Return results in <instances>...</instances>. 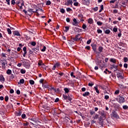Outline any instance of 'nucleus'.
Segmentation results:
<instances>
[{"label": "nucleus", "instance_id": "f257e3e1", "mask_svg": "<svg viewBox=\"0 0 128 128\" xmlns=\"http://www.w3.org/2000/svg\"><path fill=\"white\" fill-rule=\"evenodd\" d=\"M116 100L119 102V104H124L126 102L124 98L120 96H118L117 98H116Z\"/></svg>", "mask_w": 128, "mask_h": 128}, {"label": "nucleus", "instance_id": "f03ea898", "mask_svg": "<svg viewBox=\"0 0 128 128\" xmlns=\"http://www.w3.org/2000/svg\"><path fill=\"white\" fill-rule=\"evenodd\" d=\"M42 86L44 88H50V85L46 80L44 81V84H42Z\"/></svg>", "mask_w": 128, "mask_h": 128}, {"label": "nucleus", "instance_id": "7ed1b4c3", "mask_svg": "<svg viewBox=\"0 0 128 128\" xmlns=\"http://www.w3.org/2000/svg\"><path fill=\"white\" fill-rule=\"evenodd\" d=\"M63 96V98H64V100H68H68H69V102H72V98H70V95H68V96L64 94H63L62 95Z\"/></svg>", "mask_w": 128, "mask_h": 128}, {"label": "nucleus", "instance_id": "20e7f679", "mask_svg": "<svg viewBox=\"0 0 128 128\" xmlns=\"http://www.w3.org/2000/svg\"><path fill=\"white\" fill-rule=\"evenodd\" d=\"M98 52L96 51V54H100V52H102V51L104 50V47L102 46H100L98 48Z\"/></svg>", "mask_w": 128, "mask_h": 128}, {"label": "nucleus", "instance_id": "39448f33", "mask_svg": "<svg viewBox=\"0 0 128 128\" xmlns=\"http://www.w3.org/2000/svg\"><path fill=\"white\" fill-rule=\"evenodd\" d=\"M91 46L92 47V48L94 52H96V44H91Z\"/></svg>", "mask_w": 128, "mask_h": 128}, {"label": "nucleus", "instance_id": "423d86ee", "mask_svg": "<svg viewBox=\"0 0 128 128\" xmlns=\"http://www.w3.org/2000/svg\"><path fill=\"white\" fill-rule=\"evenodd\" d=\"M72 26H78V22L76 18L73 19V22H72Z\"/></svg>", "mask_w": 128, "mask_h": 128}, {"label": "nucleus", "instance_id": "0eeeda50", "mask_svg": "<svg viewBox=\"0 0 128 128\" xmlns=\"http://www.w3.org/2000/svg\"><path fill=\"white\" fill-rule=\"evenodd\" d=\"M112 116L113 118H118V114L116 111L112 112Z\"/></svg>", "mask_w": 128, "mask_h": 128}, {"label": "nucleus", "instance_id": "6e6552de", "mask_svg": "<svg viewBox=\"0 0 128 128\" xmlns=\"http://www.w3.org/2000/svg\"><path fill=\"white\" fill-rule=\"evenodd\" d=\"M90 0H82V2L83 4L88 6V4H90Z\"/></svg>", "mask_w": 128, "mask_h": 128}, {"label": "nucleus", "instance_id": "1a4fd4ad", "mask_svg": "<svg viewBox=\"0 0 128 128\" xmlns=\"http://www.w3.org/2000/svg\"><path fill=\"white\" fill-rule=\"evenodd\" d=\"M22 64L24 66L26 67V66H30V63L28 62H26V61H23L22 62Z\"/></svg>", "mask_w": 128, "mask_h": 128}, {"label": "nucleus", "instance_id": "9d476101", "mask_svg": "<svg viewBox=\"0 0 128 128\" xmlns=\"http://www.w3.org/2000/svg\"><path fill=\"white\" fill-rule=\"evenodd\" d=\"M4 80H6L4 79V75L3 74H1L0 76V82H4Z\"/></svg>", "mask_w": 128, "mask_h": 128}, {"label": "nucleus", "instance_id": "9b49d317", "mask_svg": "<svg viewBox=\"0 0 128 128\" xmlns=\"http://www.w3.org/2000/svg\"><path fill=\"white\" fill-rule=\"evenodd\" d=\"M23 51L24 52V54H23V56L24 58V57H26V55L27 54L26 47V46L24 47Z\"/></svg>", "mask_w": 128, "mask_h": 128}, {"label": "nucleus", "instance_id": "f8f14e48", "mask_svg": "<svg viewBox=\"0 0 128 128\" xmlns=\"http://www.w3.org/2000/svg\"><path fill=\"white\" fill-rule=\"evenodd\" d=\"M13 34L14 36H20V34L18 31H14L13 33Z\"/></svg>", "mask_w": 128, "mask_h": 128}, {"label": "nucleus", "instance_id": "ddd939ff", "mask_svg": "<svg viewBox=\"0 0 128 128\" xmlns=\"http://www.w3.org/2000/svg\"><path fill=\"white\" fill-rule=\"evenodd\" d=\"M33 52H40V47L36 46V48H34L32 49Z\"/></svg>", "mask_w": 128, "mask_h": 128}, {"label": "nucleus", "instance_id": "4468645a", "mask_svg": "<svg viewBox=\"0 0 128 128\" xmlns=\"http://www.w3.org/2000/svg\"><path fill=\"white\" fill-rule=\"evenodd\" d=\"M80 34L76 35L75 38H74V40L76 41L80 40V38H78Z\"/></svg>", "mask_w": 128, "mask_h": 128}, {"label": "nucleus", "instance_id": "2eb2a0df", "mask_svg": "<svg viewBox=\"0 0 128 128\" xmlns=\"http://www.w3.org/2000/svg\"><path fill=\"white\" fill-rule=\"evenodd\" d=\"M22 110H20L18 112H16V116H22Z\"/></svg>", "mask_w": 128, "mask_h": 128}, {"label": "nucleus", "instance_id": "dca6fc26", "mask_svg": "<svg viewBox=\"0 0 128 128\" xmlns=\"http://www.w3.org/2000/svg\"><path fill=\"white\" fill-rule=\"evenodd\" d=\"M117 76H118V78H121V80H124V76H122V74H120V73H118L117 74Z\"/></svg>", "mask_w": 128, "mask_h": 128}, {"label": "nucleus", "instance_id": "f3484780", "mask_svg": "<svg viewBox=\"0 0 128 128\" xmlns=\"http://www.w3.org/2000/svg\"><path fill=\"white\" fill-rule=\"evenodd\" d=\"M110 62H112L113 64H116V60L114 59V58H111L110 60Z\"/></svg>", "mask_w": 128, "mask_h": 128}, {"label": "nucleus", "instance_id": "a211bd4d", "mask_svg": "<svg viewBox=\"0 0 128 128\" xmlns=\"http://www.w3.org/2000/svg\"><path fill=\"white\" fill-rule=\"evenodd\" d=\"M33 9H29L28 10V12H36V14H38V10H36V12H34L32 10Z\"/></svg>", "mask_w": 128, "mask_h": 128}, {"label": "nucleus", "instance_id": "6ab92c4d", "mask_svg": "<svg viewBox=\"0 0 128 128\" xmlns=\"http://www.w3.org/2000/svg\"><path fill=\"white\" fill-rule=\"evenodd\" d=\"M88 24H92L94 22V20H92V18H90L88 20Z\"/></svg>", "mask_w": 128, "mask_h": 128}, {"label": "nucleus", "instance_id": "aec40b11", "mask_svg": "<svg viewBox=\"0 0 128 128\" xmlns=\"http://www.w3.org/2000/svg\"><path fill=\"white\" fill-rule=\"evenodd\" d=\"M73 2L72 0H67V4L68 6L69 4H72Z\"/></svg>", "mask_w": 128, "mask_h": 128}, {"label": "nucleus", "instance_id": "412c9836", "mask_svg": "<svg viewBox=\"0 0 128 128\" xmlns=\"http://www.w3.org/2000/svg\"><path fill=\"white\" fill-rule=\"evenodd\" d=\"M44 110H50V108L47 106H44Z\"/></svg>", "mask_w": 128, "mask_h": 128}, {"label": "nucleus", "instance_id": "4be33fe9", "mask_svg": "<svg viewBox=\"0 0 128 128\" xmlns=\"http://www.w3.org/2000/svg\"><path fill=\"white\" fill-rule=\"evenodd\" d=\"M2 68H6V62H4V61H2Z\"/></svg>", "mask_w": 128, "mask_h": 128}, {"label": "nucleus", "instance_id": "5701e85b", "mask_svg": "<svg viewBox=\"0 0 128 128\" xmlns=\"http://www.w3.org/2000/svg\"><path fill=\"white\" fill-rule=\"evenodd\" d=\"M83 96H90V92H86L84 94H82Z\"/></svg>", "mask_w": 128, "mask_h": 128}, {"label": "nucleus", "instance_id": "b1692460", "mask_svg": "<svg viewBox=\"0 0 128 128\" xmlns=\"http://www.w3.org/2000/svg\"><path fill=\"white\" fill-rule=\"evenodd\" d=\"M18 84H24V78L20 80V82H18Z\"/></svg>", "mask_w": 128, "mask_h": 128}, {"label": "nucleus", "instance_id": "393cba45", "mask_svg": "<svg viewBox=\"0 0 128 128\" xmlns=\"http://www.w3.org/2000/svg\"><path fill=\"white\" fill-rule=\"evenodd\" d=\"M38 66H42V60H38Z\"/></svg>", "mask_w": 128, "mask_h": 128}, {"label": "nucleus", "instance_id": "a878e982", "mask_svg": "<svg viewBox=\"0 0 128 128\" xmlns=\"http://www.w3.org/2000/svg\"><path fill=\"white\" fill-rule=\"evenodd\" d=\"M100 114L102 118H106V114H104V112H101Z\"/></svg>", "mask_w": 128, "mask_h": 128}, {"label": "nucleus", "instance_id": "bb28decb", "mask_svg": "<svg viewBox=\"0 0 128 128\" xmlns=\"http://www.w3.org/2000/svg\"><path fill=\"white\" fill-rule=\"evenodd\" d=\"M94 88L95 89V90H96V92H97V94H100V90H98V86H96L94 87Z\"/></svg>", "mask_w": 128, "mask_h": 128}, {"label": "nucleus", "instance_id": "cd10ccee", "mask_svg": "<svg viewBox=\"0 0 128 128\" xmlns=\"http://www.w3.org/2000/svg\"><path fill=\"white\" fill-rule=\"evenodd\" d=\"M49 90H52L55 92H56V89L52 87V86H50Z\"/></svg>", "mask_w": 128, "mask_h": 128}, {"label": "nucleus", "instance_id": "c85d7f7f", "mask_svg": "<svg viewBox=\"0 0 128 128\" xmlns=\"http://www.w3.org/2000/svg\"><path fill=\"white\" fill-rule=\"evenodd\" d=\"M22 6H24V1H22V2L21 3V6H20V10H22L24 8H22Z\"/></svg>", "mask_w": 128, "mask_h": 128}, {"label": "nucleus", "instance_id": "c756f323", "mask_svg": "<svg viewBox=\"0 0 128 128\" xmlns=\"http://www.w3.org/2000/svg\"><path fill=\"white\" fill-rule=\"evenodd\" d=\"M46 6H50V4H52V2H50V0H48V1L46 2Z\"/></svg>", "mask_w": 128, "mask_h": 128}, {"label": "nucleus", "instance_id": "7c9ffc66", "mask_svg": "<svg viewBox=\"0 0 128 128\" xmlns=\"http://www.w3.org/2000/svg\"><path fill=\"white\" fill-rule=\"evenodd\" d=\"M118 66L115 65V64H113L112 65V68H114L116 70H118Z\"/></svg>", "mask_w": 128, "mask_h": 128}, {"label": "nucleus", "instance_id": "2f4dec72", "mask_svg": "<svg viewBox=\"0 0 128 128\" xmlns=\"http://www.w3.org/2000/svg\"><path fill=\"white\" fill-rule=\"evenodd\" d=\"M42 68H44V70H46V65H44V64H42Z\"/></svg>", "mask_w": 128, "mask_h": 128}, {"label": "nucleus", "instance_id": "473e14b6", "mask_svg": "<svg viewBox=\"0 0 128 128\" xmlns=\"http://www.w3.org/2000/svg\"><path fill=\"white\" fill-rule=\"evenodd\" d=\"M64 90L66 94H68V92H70V90L68 88H64Z\"/></svg>", "mask_w": 128, "mask_h": 128}, {"label": "nucleus", "instance_id": "72a5a7b5", "mask_svg": "<svg viewBox=\"0 0 128 128\" xmlns=\"http://www.w3.org/2000/svg\"><path fill=\"white\" fill-rule=\"evenodd\" d=\"M104 10V5L100 6V10H99V12H102Z\"/></svg>", "mask_w": 128, "mask_h": 128}, {"label": "nucleus", "instance_id": "f704fd0d", "mask_svg": "<svg viewBox=\"0 0 128 128\" xmlns=\"http://www.w3.org/2000/svg\"><path fill=\"white\" fill-rule=\"evenodd\" d=\"M7 74H12V70L8 69L6 71Z\"/></svg>", "mask_w": 128, "mask_h": 128}, {"label": "nucleus", "instance_id": "c9c22d12", "mask_svg": "<svg viewBox=\"0 0 128 128\" xmlns=\"http://www.w3.org/2000/svg\"><path fill=\"white\" fill-rule=\"evenodd\" d=\"M110 33V30H106V31H105V34H109Z\"/></svg>", "mask_w": 128, "mask_h": 128}, {"label": "nucleus", "instance_id": "e433bc0d", "mask_svg": "<svg viewBox=\"0 0 128 128\" xmlns=\"http://www.w3.org/2000/svg\"><path fill=\"white\" fill-rule=\"evenodd\" d=\"M7 32L8 34H12V30H10V28H8L7 29Z\"/></svg>", "mask_w": 128, "mask_h": 128}, {"label": "nucleus", "instance_id": "4c0bfd02", "mask_svg": "<svg viewBox=\"0 0 128 128\" xmlns=\"http://www.w3.org/2000/svg\"><path fill=\"white\" fill-rule=\"evenodd\" d=\"M65 30L64 32H68V30H70V27L68 26H65Z\"/></svg>", "mask_w": 128, "mask_h": 128}, {"label": "nucleus", "instance_id": "58836bf2", "mask_svg": "<svg viewBox=\"0 0 128 128\" xmlns=\"http://www.w3.org/2000/svg\"><path fill=\"white\" fill-rule=\"evenodd\" d=\"M78 18H84V15H82V14H80L78 15Z\"/></svg>", "mask_w": 128, "mask_h": 128}, {"label": "nucleus", "instance_id": "ea45409f", "mask_svg": "<svg viewBox=\"0 0 128 128\" xmlns=\"http://www.w3.org/2000/svg\"><path fill=\"white\" fill-rule=\"evenodd\" d=\"M29 82L30 84H34V80H30Z\"/></svg>", "mask_w": 128, "mask_h": 128}, {"label": "nucleus", "instance_id": "a19ab883", "mask_svg": "<svg viewBox=\"0 0 128 128\" xmlns=\"http://www.w3.org/2000/svg\"><path fill=\"white\" fill-rule=\"evenodd\" d=\"M60 12H62V14H64V12H66V10L64 8H61L60 10Z\"/></svg>", "mask_w": 128, "mask_h": 128}, {"label": "nucleus", "instance_id": "79ce46f5", "mask_svg": "<svg viewBox=\"0 0 128 128\" xmlns=\"http://www.w3.org/2000/svg\"><path fill=\"white\" fill-rule=\"evenodd\" d=\"M55 66H56V68H58V66H60V62H56L55 64H54Z\"/></svg>", "mask_w": 128, "mask_h": 128}, {"label": "nucleus", "instance_id": "37998d69", "mask_svg": "<svg viewBox=\"0 0 128 128\" xmlns=\"http://www.w3.org/2000/svg\"><path fill=\"white\" fill-rule=\"evenodd\" d=\"M46 46H44L43 48L41 50V52H46Z\"/></svg>", "mask_w": 128, "mask_h": 128}, {"label": "nucleus", "instance_id": "c03bdc74", "mask_svg": "<svg viewBox=\"0 0 128 128\" xmlns=\"http://www.w3.org/2000/svg\"><path fill=\"white\" fill-rule=\"evenodd\" d=\"M11 4H13L14 6V4H16V0H12Z\"/></svg>", "mask_w": 128, "mask_h": 128}, {"label": "nucleus", "instance_id": "a18cd8bd", "mask_svg": "<svg viewBox=\"0 0 128 128\" xmlns=\"http://www.w3.org/2000/svg\"><path fill=\"white\" fill-rule=\"evenodd\" d=\"M94 82H91L88 84V86H94Z\"/></svg>", "mask_w": 128, "mask_h": 128}, {"label": "nucleus", "instance_id": "49530a36", "mask_svg": "<svg viewBox=\"0 0 128 128\" xmlns=\"http://www.w3.org/2000/svg\"><path fill=\"white\" fill-rule=\"evenodd\" d=\"M97 24L98 26H102V22L100 21L97 22Z\"/></svg>", "mask_w": 128, "mask_h": 128}, {"label": "nucleus", "instance_id": "de8ad7c7", "mask_svg": "<svg viewBox=\"0 0 128 128\" xmlns=\"http://www.w3.org/2000/svg\"><path fill=\"white\" fill-rule=\"evenodd\" d=\"M20 72L22 74H26V70H24V69H21L20 70Z\"/></svg>", "mask_w": 128, "mask_h": 128}, {"label": "nucleus", "instance_id": "09e8293b", "mask_svg": "<svg viewBox=\"0 0 128 128\" xmlns=\"http://www.w3.org/2000/svg\"><path fill=\"white\" fill-rule=\"evenodd\" d=\"M82 28H83V30H86V24H82Z\"/></svg>", "mask_w": 128, "mask_h": 128}, {"label": "nucleus", "instance_id": "8fccbe9b", "mask_svg": "<svg viewBox=\"0 0 128 128\" xmlns=\"http://www.w3.org/2000/svg\"><path fill=\"white\" fill-rule=\"evenodd\" d=\"M114 94H120V90H116Z\"/></svg>", "mask_w": 128, "mask_h": 128}, {"label": "nucleus", "instance_id": "3c124183", "mask_svg": "<svg viewBox=\"0 0 128 128\" xmlns=\"http://www.w3.org/2000/svg\"><path fill=\"white\" fill-rule=\"evenodd\" d=\"M124 110H128V106L126 105H124L122 106Z\"/></svg>", "mask_w": 128, "mask_h": 128}, {"label": "nucleus", "instance_id": "603ef678", "mask_svg": "<svg viewBox=\"0 0 128 128\" xmlns=\"http://www.w3.org/2000/svg\"><path fill=\"white\" fill-rule=\"evenodd\" d=\"M128 58L126 57H124V62H128Z\"/></svg>", "mask_w": 128, "mask_h": 128}, {"label": "nucleus", "instance_id": "864d4df0", "mask_svg": "<svg viewBox=\"0 0 128 128\" xmlns=\"http://www.w3.org/2000/svg\"><path fill=\"white\" fill-rule=\"evenodd\" d=\"M31 44L33 46H36V42H31Z\"/></svg>", "mask_w": 128, "mask_h": 128}, {"label": "nucleus", "instance_id": "5fc2aeb1", "mask_svg": "<svg viewBox=\"0 0 128 128\" xmlns=\"http://www.w3.org/2000/svg\"><path fill=\"white\" fill-rule=\"evenodd\" d=\"M98 118V114H96L95 116L94 117V120H96Z\"/></svg>", "mask_w": 128, "mask_h": 128}, {"label": "nucleus", "instance_id": "6e6d98bb", "mask_svg": "<svg viewBox=\"0 0 128 128\" xmlns=\"http://www.w3.org/2000/svg\"><path fill=\"white\" fill-rule=\"evenodd\" d=\"M97 32H98V34H102V30H100V29H98L97 30Z\"/></svg>", "mask_w": 128, "mask_h": 128}, {"label": "nucleus", "instance_id": "4d7b16f0", "mask_svg": "<svg viewBox=\"0 0 128 128\" xmlns=\"http://www.w3.org/2000/svg\"><path fill=\"white\" fill-rule=\"evenodd\" d=\"M118 86L120 88H122V89L125 88L124 86L122 84H119Z\"/></svg>", "mask_w": 128, "mask_h": 128}, {"label": "nucleus", "instance_id": "13d9d810", "mask_svg": "<svg viewBox=\"0 0 128 128\" xmlns=\"http://www.w3.org/2000/svg\"><path fill=\"white\" fill-rule=\"evenodd\" d=\"M5 102H8V96H6L4 98Z\"/></svg>", "mask_w": 128, "mask_h": 128}, {"label": "nucleus", "instance_id": "bf43d9fd", "mask_svg": "<svg viewBox=\"0 0 128 128\" xmlns=\"http://www.w3.org/2000/svg\"><path fill=\"white\" fill-rule=\"evenodd\" d=\"M44 79L40 80V84H44Z\"/></svg>", "mask_w": 128, "mask_h": 128}, {"label": "nucleus", "instance_id": "052dcab7", "mask_svg": "<svg viewBox=\"0 0 128 128\" xmlns=\"http://www.w3.org/2000/svg\"><path fill=\"white\" fill-rule=\"evenodd\" d=\"M98 10V7H95L93 8V10L94 12H97V10Z\"/></svg>", "mask_w": 128, "mask_h": 128}, {"label": "nucleus", "instance_id": "680f3d73", "mask_svg": "<svg viewBox=\"0 0 128 128\" xmlns=\"http://www.w3.org/2000/svg\"><path fill=\"white\" fill-rule=\"evenodd\" d=\"M26 114H22V118L23 119L26 118Z\"/></svg>", "mask_w": 128, "mask_h": 128}, {"label": "nucleus", "instance_id": "e2e57ef3", "mask_svg": "<svg viewBox=\"0 0 128 128\" xmlns=\"http://www.w3.org/2000/svg\"><path fill=\"white\" fill-rule=\"evenodd\" d=\"M74 5L75 6H78V2H74Z\"/></svg>", "mask_w": 128, "mask_h": 128}, {"label": "nucleus", "instance_id": "0e129e2a", "mask_svg": "<svg viewBox=\"0 0 128 128\" xmlns=\"http://www.w3.org/2000/svg\"><path fill=\"white\" fill-rule=\"evenodd\" d=\"M113 32H118V28H113Z\"/></svg>", "mask_w": 128, "mask_h": 128}, {"label": "nucleus", "instance_id": "69168bd1", "mask_svg": "<svg viewBox=\"0 0 128 128\" xmlns=\"http://www.w3.org/2000/svg\"><path fill=\"white\" fill-rule=\"evenodd\" d=\"M110 98V96L108 95H106L104 96V99L105 100H108Z\"/></svg>", "mask_w": 128, "mask_h": 128}, {"label": "nucleus", "instance_id": "338daca9", "mask_svg": "<svg viewBox=\"0 0 128 128\" xmlns=\"http://www.w3.org/2000/svg\"><path fill=\"white\" fill-rule=\"evenodd\" d=\"M92 42V40H89L88 41H87L86 44H90Z\"/></svg>", "mask_w": 128, "mask_h": 128}, {"label": "nucleus", "instance_id": "774afa93", "mask_svg": "<svg viewBox=\"0 0 128 128\" xmlns=\"http://www.w3.org/2000/svg\"><path fill=\"white\" fill-rule=\"evenodd\" d=\"M124 68H128V64L125 63V64H124Z\"/></svg>", "mask_w": 128, "mask_h": 128}]
</instances>
